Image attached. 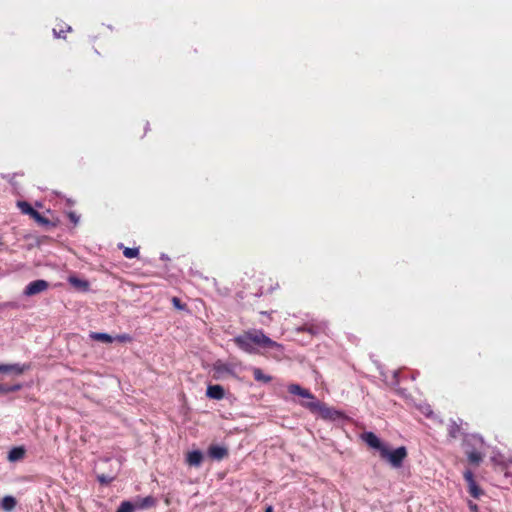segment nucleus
<instances>
[{"label": "nucleus", "instance_id": "24", "mask_svg": "<svg viewBox=\"0 0 512 512\" xmlns=\"http://www.w3.org/2000/svg\"><path fill=\"white\" fill-rule=\"evenodd\" d=\"M22 385L21 384H14V385H3L0 384V393L7 394L11 392H16L21 390Z\"/></svg>", "mask_w": 512, "mask_h": 512}, {"label": "nucleus", "instance_id": "1", "mask_svg": "<svg viewBox=\"0 0 512 512\" xmlns=\"http://www.w3.org/2000/svg\"><path fill=\"white\" fill-rule=\"evenodd\" d=\"M288 392L293 395L300 396L308 399L307 402H301V405L311 412H318L323 419L326 420H337L341 417V412L326 406L320 401L316 400L315 396L308 390L301 387L298 384H290L288 386Z\"/></svg>", "mask_w": 512, "mask_h": 512}, {"label": "nucleus", "instance_id": "34", "mask_svg": "<svg viewBox=\"0 0 512 512\" xmlns=\"http://www.w3.org/2000/svg\"><path fill=\"white\" fill-rule=\"evenodd\" d=\"M265 512H273V508L271 506H268L266 508Z\"/></svg>", "mask_w": 512, "mask_h": 512}, {"label": "nucleus", "instance_id": "30", "mask_svg": "<svg viewBox=\"0 0 512 512\" xmlns=\"http://www.w3.org/2000/svg\"><path fill=\"white\" fill-rule=\"evenodd\" d=\"M116 340L119 341V342H131L132 341V337L129 335V334H121V335H118L116 337Z\"/></svg>", "mask_w": 512, "mask_h": 512}, {"label": "nucleus", "instance_id": "18", "mask_svg": "<svg viewBox=\"0 0 512 512\" xmlns=\"http://www.w3.org/2000/svg\"><path fill=\"white\" fill-rule=\"evenodd\" d=\"M254 379L258 382L269 383L272 381V377L269 375H265L260 368L254 367L252 369Z\"/></svg>", "mask_w": 512, "mask_h": 512}, {"label": "nucleus", "instance_id": "5", "mask_svg": "<svg viewBox=\"0 0 512 512\" xmlns=\"http://www.w3.org/2000/svg\"><path fill=\"white\" fill-rule=\"evenodd\" d=\"M463 476H464L465 481L468 484V489H469L470 495L474 498H479L483 494V491L476 483V481L474 479L473 472L471 470H466L464 472Z\"/></svg>", "mask_w": 512, "mask_h": 512}, {"label": "nucleus", "instance_id": "11", "mask_svg": "<svg viewBox=\"0 0 512 512\" xmlns=\"http://www.w3.org/2000/svg\"><path fill=\"white\" fill-rule=\"evenodd\" d=\"M203 461V454L199 450L190 451L186 455V463L189 466L199 467Z\"/></svg>", "mask_w": 512, "mask_h": 512}, {"label": "nucleus", "instance_id": "26", "mask_svg": "<svg viewBox=\"0 0 512 512\" xmlns=\"http://www.w3.org/2000/svg\"><path fill=\"white\" fill-rule=\"evenodd\" d=\"M460 426L453 422L452 424L449 425V428H448V435L452 438V439H456L459 437V434H460Z\"/></svg>", "mask_w": 512, "mask_h": 512}, {"label": "nucleus", "instance_id": "19", "mask_svg": "<svg viewBox=\"0 0 512 512\" xmlns=\"http://www.w3.org/2000/svg\"><path fill=\"white\" fill-rule=\"evenodd\" d=\"M30 368L29 365H20V364H6V373L14 372L16 374H22L24 371Z\"/></svg>", "mask_w": 512, "mask_h": 512}, {"label": "nucleus", "instance_id": "20", "mask_svg": "<svg viewBox=\"0 0 512 512\" xmlns=\"http://www.w3.org/2000/svg\"><path fill=\"white\" fill-rule=\"evenodd\" d=\"M90 337L93 339V340H96V341H100V342H104V343H112L113 342V337L110 336L109 334L107 333H98V332H92L90 334Z\"/></svg>", "mask_w": 512, "mask_h": 512}, {"label": "nucleus", "instance_id": "28", "mask_svg": "<svg viewBox=\"0 0 512 512\" xmlns=\"http://www.w3.org/2000/svg\"><path fill=\"white\" fill-rule=\"evenodd\" d=\"M171 302L176 309L187 310V304L183 303L178 297H173Z\"/></svg>", "mask_w": 512, "mask_h": 512}, {"label": "nucleus", "instance_id": "29", "mask_svg": "<svg viewBox=\"0 0 512 512\" xmlns=\"http://www.w3.org/2000/svg\"><path fill=\"white\" fill-rule=\"evenodd\" d=\"M97 479L101 484H106V485L110 484L113 481V477H110L105 474L99 475Z\"/></svg>", "mask_w": 512, "mask_h": 512}, {"label": "nucleus", "instance_id": "27", "mask_svg": "<svg viewBox=\"0 0 512 512\" xmlns=\"http://www.w3.org/2000/svg\"><path fill=\"white\" fill-rule=\"evenodd\" d=\"M123 255L128 259L136 258L139 255V248L124 247Z\"/></svg>", "mask_w": 512, "mask_h": 512}, {"label": "nucleus", "instance_id": "13", "mask_svg": "<svg viewBox=\"0 0 512 512\" xmlns=\"http://www.w3.org/2000/svg\"><path fill=\"white\" fill-rule=\"evenodd\" d=\"M68 282L78 290L87 291L89 289V283L86 280L80 279L76 276H70Z\"/></svg>", "mask_w": 512, "mask_h": 512}, {"label": "nucleus", "instance_id": "4", "mask_svg": "<svg viewBox=\"0 0 512 512\" xmlns=\"http://www.w3.org/2000/svg\"><path fill=\"white\" fill-rule=\"evenodd\" d=\"M49 287V283L46 280H35L30 282L24 289L25 296H33L44 292Z\"/></svg>", "mask_w": 512, "mask_h": 512}, {"label": "nucleus", "instance_id": "33", "mask_svg": "<svg viewBox=\"0 0 512 512\" xmlns=\"http://www.w3.org/2000/svg\"><path fill=\"white\" fill-rule=\"evenodd\" d=\"M0 372L6 373V364H0Z\"/></svg>", "mask_w": 512, "mask_h": 512}, {"label": "nucleus", "instance_id": "14", "mask_svg": "<svg viewBox=\"0 0 512 512\" xmlns=\"http://www.w3.org/2000/svg\"><path fill=\"white\" fill-rule=\"evenodd\" d=\"M25 452L23 447H14L8 453V460L11 462L22 460L25 456Z\"/></svg>", "mask_w": 512, "mask_h": 512}, {"label": "nucleus", "instance_id": "21", "mask_svg": "<svg viewBox=\"0 0 512 512\" xmlns=\"http://www.w3.org/2000/svg\"><path fill=\"white\" fill-rule=\"evenodd\" d=\"M17 206L23 214L29 215L31 218L35 213V209L26 201H18Z\"/></svg>", "mask_w": 512, "mask_h": 512}, {"label": "nucleus", "instance_id": "8", "mask_svg": "<svg viewBox=\"0 0 512 512\" xmlns=\"http://www.w3.org/2000/svg\"><path fill=\"white\" fill-rule=\"evenodd\" d=\"M362 439L366 442L370 447L377 449L381 454V449L385 448V445L382 444L380 439L373 432H365L362 435Z\"/></svg>", "mask_w": 512, "mask_h": 512}, {"label": "nucleus", "instance_id": "3", "mask_svg": "<svg viewBox=\"0 0 512 512\" xmlns=\"http://www.w3.org/2000/svg\"><path fill=\"white\" fill-rule=\"evenodd\" d=\"M382 459L387 460L392 467L400 468L403 465L404 460L407 457V449L404 446L398 447L393 451H390L386 446L381 449L380 454Z\"/></svg>", "mask_w": 512, "mask_h": 512}, {"label": "nucleus", "instance_id": "6", "mask_svg": "<svg viewBox=\"0 0 512 512\" xmlns=\"http://www.w3.org/2000/svg\"><path fill=\"white\" fill-rule=\"evenodd\" d=\"M213 372H214L213 378L216 380L223 378V376L226 374L234 375L232 368L228 364H225L220 361H217L216 363H214Z\"/></svg>", "mask_w": 512, "mask_h": 512}, {"label": "nucleus", "instance_id": "16", "mask_svg": "<svg viewBox=\"0 0 512 512\" xmlns=\"http://www.w3.org/2000/svg\"><path fill=\"white\" fill-rule=\"evenodd\" d=\"M16 499L13 496H5L1 500L0 507L7 512L12 511L16 507Z\"/></svg>", "mask_w": 512, "mask_h": 512}, {"label": "nucleus", "instance_id": "25", "mask_svg": "<svg viewBox=\"0 0 512 512\" xmlns=\"http://www.w3.org/2000/svg\"><path fill=\"white\" fill-rule=\"evenodd\" d=\"M136 506L130 501H123L116 512H135Z\"/></svg>", "mask_w": 512, "mask_h": 512}, {"label": "nucleus", "instance_id": "22", "mask_svg": "<svg viewBox=\"0 0 512 512\" xmlns=\"http://www.w3.org/2000/svg\"><path fill=\"white\" fill-rule=\"evenodd\" d=\"M266 280H268L269 282H272L271 278H269V279H266V278L259 279V281L262 282V283L266 282ZM278 287H279V285H278V283H276V288H278ZM274 289H275V287H273L272 283H270L267 287H265V285L263 284V285H261L260 290H259L258 293H256V295H262V294L267 293V292H272Z\"/></svg>", "mask_w": 512, "mask_h": 512}, {"label": "nucleus", "instance_id": "31", "mask_svg": "<svg viewBox=\"0 0 512 512\" xmlns=\"http://www.w3.org/2000/svg\"><path fill=\"white\" fill-rule=\"evenodd\" d=\"M68 218L74 225H77L79 222V216L75 212H69Z\"/></svg>", "mask_w": 512, "mask_h": 512}, {"label": "nucleus", "instance_id": "15", "mask_svg": "<svg viewBox=\"0 0 512 512\" xmlns=\"http://www.w3.org/2000/svg\"><path fill=\"white\" fill-rule=\"evenodd\" d=\"M483 454L477 450H471L467 452V459L469 464L474 466H479L480 463L483 461Z\"/></svg>", "mask_w": 512, "mask_h": 512}, {"label": "nucleus", "instance_id": "32", "mask_svg": "<svg viewBox=\"0 0 512 512\" xmlns=\"http://www.w3.org/2000/svg\"><path fill=\"white\" fill-rule=\"evenodd\" d=\"M469 509L471 512H479L478 505L473 502L469 503Z\"/></svg>", "mask_w": 512, "mask_h": 512}, {"label": "nucleus", "instance_id": "9", "mask_svg": "<svg viewBox=\"0 0 512 512\" xmlns=\"http://www.w3.org/2000/svg\"><path fill=\"white\" fill-rule=\"evenodd\" d=\"M157 500L153 496H146L144 498L137 497V499L134 502V505L136 506V509H148L156 506Z\"/></svg>", "mask_w": 512, "mask_h": 512}, {"label": "nucleus", "instance_id": "23", "mask_svg": "<svg viewBox=\"0 0 512 512\" xmlns=\"http://www.w3.org/2000/svg\"><path fill=\"white\" fill-rule=\"evenodd\" d=\"M32 218L39 224V225H42V226H55V224H52L50 222V220H48L47 218H45L44 216H42L37 210L35 211L34 215L32 216Z\"/></svg>", "mask_w": 512, "mask_h": 512}, {"label": "nucleus", "instance_id": "2", "mask_svg": "<svg viewBox=\"0 0 512 512\" xmlns=\"http://www.w3.org/2000/svg\"><path fill=\"white\" fill-rule=\"evenodd\" d=\"M234 342L241 350L249 354L256 352L254 346L267 349L282 348L279 343L266 336L262 330L256 329L236 336Z\"/></svg>", "mask_w": 512, "mask_h": 512}, {"label": "nucleus", "instance_id": "10", "mask_svg": "<svg viewBox=\"0 0 512 512\" xmlns=\"http://www.w3.org/2000/svg\"><path fill=\"white\" fill-rule=\"evenodd\" d=\"M206 395L211 399L221 400L225 396V391L221 385H209L206 390Z\"/></svg>", "mask_w": 512, "mask_h": 512}, {"label": "nucleus", "instance_id": "17", "mask_svg": "<svg viewBox=\"0 0 512 512\" xmlns=\"http://www.w3.org/2000/svg\"><path fill=\"white\" fill-rule=\"evenodd\" d=\"M71 31V27L66 23L58 24L54 29L53 33L57 38H66V33Z\"/></svg>", "mask_w": 512, "mask_h": 512}, {"label": "nucleus", "instance_id": "12", "mask_svg": "<svg viewBox=\"0 0 512 512\" xmlns=\"http://www.w3.org/2000/svg\"><path fill=\"white\" fill-rule=\"evenodd\" d=\"M299 332H308L311 335H318L323 331V327L320 324L315 323H305L302 326L297 328Z\"/></svg>", "mask_w": 512, "mask_h": 512}, {"label": "nucleus", "instance_id": "7", "mask_svg": "<svg viewBox=\"0 0 512 512\" xmlns=\"http://www.w3.org/2000/svg\"><path fill=\"white\" fill-rule=\"evenodd\" d=\"M207 453L211 459H214L217 461H220V460L226 458L229 454L228 449L226 447L219 446V445H210Z\"/></svg>", "mask_w": 512, "mask_h": 512}]
</instances>
